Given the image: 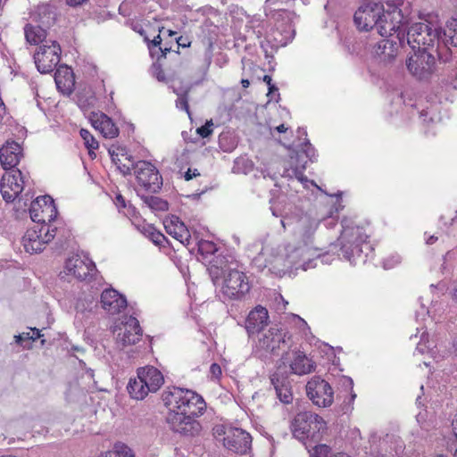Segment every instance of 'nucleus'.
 <instances>
[{"instance_id":"f257e3e1","label":"nucleus","mask_w":457,"mask_h":457,"mask_svg":"<svg viewBox=\"0 0 457 457\" xmlns=\"http://www.w3.org/2000/svg\"><path fill=\"white\" fill-rule=\"evenodd\" d=\"M112 158L124 174L130 173L131 169H133L137 182L144 190L156 193L161 189L162 178L157 168L150 162L138 161L134 163L127 154H121L120 157L119 154H112Z\"/></svg>"},{"instance_id":"f03ea898","label":"nucleus","mask_w":457,"mask_h":457,"mask_svg":"<svg viewBox=\"0 0 457 457\" xmlns=\"http://www.w3.org/2000/svg\"><path fill=\"white\" fill-rule=\"evenodd\" d=\"M162 399L170 410L169 413L203 415L206 409V403L200 395L181 387H168L163 391Z\"/></svg>"},{"instance_id":"7ed1b4c3","label":"nucleus","mask_w":457,"mask_h":457,"mask_svg":"<svg viewBox=\"0 0 457 457\" xmlns=\"http://www.w3.org/2000/svg\"><path fill=\"white\" fill-rule=\"evenodd\" d=\"M368 238L360 227L344 230L341 236L343 255L354 264L365 263L374 254V247Z\"/></svg>"},{"instance_id":"20e7f679","label":"nucleus","mask_w":457,"mask_h":457,"mask_svg":"<svg viewBox=\"0 0 457 457\" xmlns=\"http://www.w3.org/2000/svg\"><path fill=\"white\" fill-rule=\"evenodd\" d=\"M294 435L300 438H311L312 440L320 439L321 434L326 430L327 426L324 420L311 411L299 412L294 419L293 424Z\"/></svg>"},{"instance_id":"39448f33","label":"nucleus","mask_w":457,"mask_h":457,"mask_svg":"<svg viewBox=\"0 0 457 457\" xmlns=\"http://www.w3.org/2000/svg\"><path fill=\"white\" fill-rule=\"evenodd\" d=\"M251 284L248 277L243 271L231 269L223 275L221 293L229 300H242L250 292Z\"/></svg>"},{"instance_id":"423d86ee","label":"nucleus","mask_w":457,"mask_h":457,"mask_svg":"<svg viewBox=\"0 0 457 457\" xmlns=\"http://www.w3.org/2000/svg\"><path fill=\"white\" fill-rule=\"evenodd\" d=\"M56 228L52 225H35L29 228L22 237V245L29 253L41 252L55 236Z\"/></svg>"},{"instance_id":"0eeeda50","label":"nucleus","mask_w":457,"mask_h":457,"mask_svg":"<svg viewBox=\"0 0 457 457\" xmlns=\"http://www.w3.org/2000/svg\"><path fill=\"white\" fill-rule=\"evenodd\" d=\"M403 15L402 10L395 5H389L386 10L383 8L379 16L377 29L384 37L394 36L396 33V39L404 37Z\"/></svg>"},{"instance_id":"6e6552de","label":"nucleus","mask_w":457,"mask_h":457,"mask_svg":"<svg viewBox=\"0 0 457 457\" xmlns=\"http://www.w3.org/2000/svg\"><path fill=\"white\" fill-rule=\"evenodd\" d=\"M436 40V31L423 22L413 24L407 32V42L415 53L428 51Z\"/></svg>"},{"instance_id":"1a4fd4ad","label":"nucleus","mask_w":457,"mask_h":457,"mask_svg":"<svg viewBox=\"0 0 457 457\" xmlns=\"http://www.w3.org/2000/svg\"><path fill=\"white\" fill-rule=\"evenodd\" d=\"M61 46L56 41L51 45H42L34 54V62L37 71L42 74L52 72L61 60Z\"/></svg>"},{"instance_id":"9d476101","label":"nucleus","mask_w":457,"mask_h":457,"mask_svg":"<svg viewBox=\"0 0 457 457\" xmlns=\"http://www.w3.org/2000/svg\"><path fill=\"white\" fill-rule=\"evenodd\" d=\"M200 415L179 413H168L167 422L170 429L186 437H195L201 435L203 430L201 423L195 420Z\"/></svg>"},{"instance_id":"9b49d317","label":"nucleus","mask_w":457,"mask_h":457,"mask_svg":"<svg viewBox=\"0 0 457 457\" xmlns=\"http://www.w3.org/2000/svg\"><path fill=\"white\" fill-rule=\"evenodd\" d=\"M57 209L54 199L49 195H42L32 201L29 207L31 220L37 225H51L57 216Z\"/></svg>"},{"instance_id":"f8f14e48","label":"nucleus","mask_w":457,"mask_h":457,"mask_svg":"<svg viewBox=\"0 0 457 457\" xmlns=\"http://www.w3.org/2000/svg\"><path fill=\"white\" fill-rule=\"evenodd\" d=\"M25 179L19 169L6 170L0 182V193L5 202L12 203L20 195L26 184Z\"/></svg>"},{"instance_id":"ddd939ff","label":"nucleus","mask_w":457,"mask_h":457,"mask_svg":"<svg viewBox=\"0 0 457 457\" xmlns=\"http://www.w3.org/2000/svg\"><path fill=\"white\" fill-rule=\"evenodd\" d=\"M435 64V57L428 51L414 53L406 62L408 71L418 79H428L434 72Z\"/></svg>"},{"instance_id":"4468645a","label":"nucleus","mask_w":457,"mask_h":457,"mask_svg":"<svg viewBox=\"0 0 457 457\" xmlns=\"http://www.w3.org/2000/svg\"><path fill=\"white\" fill-rule=\"evenodd\" d=\"M306 391L309 398L317 406L327 407L333 403V389L329 383L324 379L320 378H312L306 385Z\"/></svg>"},{"instance_id":"2eb2a0df","label":"nucleus","mask_w":457,"mask_h":457,"mask_svg":"<svg viewBox=\"0 0 457 457\" xmlns=\"http://www.w3.org/2000/svg\"><path fill=\"white\" fill-rule=\"evenodd\" d=\"M382 11L383 4L380 3H369L359 7L353 16L357 28L364 31L377 28Z\"/></svg>"},{"instance_id":"dca6fc26","label":"nucleus","mask_w":457,"mask_h":457,"mask_svg":"<svg viewBox=\"0 0 457 457\" xmlns=\"http://www.w3.org/2000/svg\"><path fill=\"white\" fill-rule=\"evenodd\" d=\"M251 445V435L241 428H230L225 432L223 445L236 453L245 454Z\"/></svg>"},{"instance_id":"f3484780","label":"nucleus","mask_w":457,"mask_h":457,"mask_svg":"<svg viewBox=\"0 0 457 457\" xmlns=\"http://www.w3.org/2000/svg\"><path fill=\"white\" fill-rule=\"evenodd\" d=\"M143 329L140 327L139 321L137 318L129 316L126 318L122 326L120 328V332L117 334V343L123 347L135 345L142 340Z\"/></svg>"},{"instance_id":"a211bd4d","label":"nucleus","mask_w":457,"mask_h":457,"mask_svg":"<svg viewBox=\"0 0 457 457\" xmlns=\"http://www.w3.org/2000/svg\"><path fill=\"white\" fill-rule=\"evenodd\" d=\"M287 345L286 333L277 326L270 328L259 338L257 347L270 353H278Z\"/></svg>"},{"instance_id":"6ab92c4d","label":"nucleus","mask_w":457,"mask_h":457,"mask_svg":"<svg viewBox=\"0 0 457 457\" xmlns=\"http://www.w3.org/2000/svg\"><path fill=\"white\" fill-rule=\"evenodd\" d=\"M22 157V147L14 140H7L0 147V164L5 170H15Z\"/></svg>"},{"instance_id":"aec40b11","label":"nucleus","mask_w":457,"mask_h":457,"mask_svg":"<svg viewBox=\"0 0 457 457\" xmlns=\"http://www.w3.org/2000/svg\"><path fill=\"white\" fill-rule=\"evenodd\" d=\"M68 273L79 280H86L93 275L96 270L95 263L88 258H81L79 255L70 257L65 263Z\"/></svg>"},{"instance_id":"412c9836","label":"nucleus","mask_w":457,"mask_h":457,"mask_svg":"<svg viewBox=\"0 0 457 457\" xmlns=\"http://www.w3.org/2000/svg\"><path fill=\"white\" fill-rule=\"evenodd\" d=\"M137 375L150 393L157 392L164 383L162 373L154 366H145L138 368Z\"/></svg>"},{"instance_id":"4be33fe9","label":"nucleus","mask_w":457,"mask_h":457,"mask_svg":"<svg viewBox=\"0 0 457 457\" xmlns=\"http://www.w3.org/2000/svg\"><path fill=\"white\" fill-rule=\"evenodd\" d=\"M401 38L402 37H399V39L395 40L386 37L383 38L373 47L375 55L378 56L380 61L385 63L393 62L399 53V49L401 47Z\"/></svg>"},{"instance_id":"5701e85b","label":"nucleus","mask_w":457,"mask_h":457,"mask_svg":"<svg viewBox=\"0 0 457 457\" xmlns=\"http://www.w3.org/2000/svg\"><path fill=\"white\" fill-rule=\"evenodd\" d=\"M166 232L182 245L188 246L191 242V234L182 220L172 215L164 220Z\"/></svg>"},{"instance_id":"b1692460","label":"nucleus","mask_w":457,"mask_h":457,"mask_svg":"<svg viewBox=\"0 0 457 457\" xmlns=\"http://www.w3.org/2000/svg\"><path fill=\"white\" fill-rule=\"evenodd\" d=\"M101 303L102 307L111 314H118L127 307L125 296L112 288L105 289L102 293Z\"/></svg>"},{"instance_id":"393cba45","label":"nucleus","mask_w":457,"mask_h":457,"mask_svg":"<svg viewBox=\"0 0 457 457\" xmlns=\"http://www.w3.org/2000/svg\"><path fill=\"white\" fill-rule=\"evenodd\" d=\"M269 322V313L265 307L257 305L253 309L245 320V328L249 335L259 333Z\"/></svg>"},{"instance_id":"a878e982","label":"nucleus","mask_w":457,"mask_h":457,"mask_svg":"<svg viewBox=\"0 0 457 457\" xmlns=\"http://www.w3.org/2000/svg\"><path fill=\"white\" fill-rule=\"evenodd\" d=\"M298 159H302L303 163L295 166L294 175L298 180L303 181L305 179L304 170L308 161L312 162L316 160V151L309 142L304 143L300 151L291 155V162Z\"/></svg>"},{"instance_id":"bb28decb","label":"nucleus","mask_w":457,"mask_h":457,"mask_svg":"<svg viewBox=\"0 0 457 457\" xmlns=\"http://www.w3.org/2000/svg\"><path fill=\"white\" fill-rule=\"evenodd\" d=\"M292 373L299 376L310 374L315 370V361L302 351H293L289 363Z\"/></svg>"},{"instance_id":"cd10ccee","label":"nucleus","mask_w":457,"mask_h":457,"mask_svg":"<svg viewBox=\"0 0 457 457\" xmlns=\"http://www.w3.org/2000/svg\"><path fill=\"white\" fill-rule=\"evenodd\" d=\"M92 126L106 138H114L119 135V129L105 113H93L90 118Z\"/></svg>"},{"instance_id":"c85d7f7f","label":"nucleus","mask_w":457,"mask_h":457,"mask_svg":"<svg viewBox=\"0 0 457 457\" xmlns=\"http://www.w3.org/2000/svg\"><path fill=\"white\" fill-rule=\"evenodd\" d=\"M54 81L57 88L63 94L69 95L72 92L74 87V76L71 70L67 67H62L56 70Z\"/></svg>"},{"instance_id":"c756f323","label":"nucleus","mask_w":457,"mask_h":457,"mask_svg":"<svg viewBox=\"0 0 457 457\" xmlns=\"http://www.w3.org/2000/svg\"><path fill=\"white\" fill-rule=\"evenodd\" d=\"M270 381L279 400L284 403H291L293 395L287 378H281L278 373H274L270 377Z\"/></svg>"},{"instance_id":"7c9ffc66","label":"nucleus","mask_w":457,"mask_h":457,"mask_svg":"<svg viewBox=\"0 0 457 457\" xmlns=\"http://www.w3.org/2000/svg\"><path fill=\"white\" fill-rule=\"evenodd\" d=\"M24 34L28 43L38 45L46 38V30L39 25L27 24L24 28Z\"/></svg>"},{"instance_id":"2f4dec72","label":"nucleus","mask_w":457,"mask_h":457,"mask_svg":"<svg viewBox=\"0 0 457 457\" xmlns=\"http://www.w3.org/2000/svg\"><path fill=\"white\" fill-rule=\"evenodd\" d=\"M127 389L129 395L136 400H143L150 393L137 375V378L129 379Z\"/></svg>"},{"instance_id":"473e14b6","label":"nucleus","mask_w":457,"mask_h":457,"mask_svg":"<svg viewBox=\"0 0 457 457\" xmlns=\"http://www.w3.org/2000/svg\"><path fill=\"white\" fill-rule=\"evenodd\" d=\"M319 223L308 216H302L298 220V229L303 240H309L315 233Z\"/></svg>"},{"instance_id":"72a5a7b5","label":"nucleus","mask_w":457,"mask_h":457,"mask_svg":"<svg viewBox=\"0 0 457 457\" xmlns=\"http://www.w3.org/2000/svg\"><path fill=\"white\" fill-rule=\"evenodd\" d=\"M144 204L153 211L165 212L169 209V204L166 200L155 195L142 197Z\"/></svg>"},{"instance_id":"f704fd0d","label":"nucleus","mask_w":457,"mask_h":457,"mask_svg":"<svg viewBox=\"0 0 457 457\" xmlns=\"http://www.w3.org/2000/svg\"><path fill=\"white\" fill-rule=\"evenodd\" d=\"M97 457H135L131 448L124 444L115 445L112 451L102 453Z\"/></svg>"},{"instance_id":"c9c22d12","label":"nucleus","mask_w":457,"mask_h":457,"mask_svg":"<svg viewBox=\"0 0 457 457\" xmlns=\"http://www.w3.org/2000/svg\"><path fill=\"white\" fill-rule=\"evenodd\" d=\"M141 231L155 245H163L164 241H166L165 236L152 225L147 224L143 226V229Z\"/></svg>"},{"instance_id":"e433bc0d","label":"nucleus","mask_w":457,"mask_h":457,"mask_svg":"<svg viewBox=\"0 0 457 457\" xmlns=\"http://www.w3.org/2000/svg\"><path fill=\"white\" fill-rule=\"evenodd\" d=\"M79 135L84 140V145L88 150V154L92 159H94L96 157V154L94 153V151L99 147L97 140L90 133V131L86 129H81L79 131Z\"/></svg>"},{"instance_id":"4c0bfd02","label":"nucleus","mask_w":457,"mask_h":457,"mask_svg":"<svg viewBox=\"0 0 457 457\" xmlns=\"http://www.w3.org/2000/svg\"><path fill=\"white\" fill-rule=\"evenodd\" d=\"M445 35L451 45L457 46V18H451L446 22Z\"/></svg>"},{"instance_id":"58836bf2","label":"nucleus","mask_w":457,"mask_h":457,"mask_svg":"<svg viewBox=\"0 0 457 457\" xmlns=\"http://www.w3.org/2000/svg\"><path fill=\"white\" fill-rule=\"evenodd\" d=\"M198 251L201 254H213L217 251L216 245L208 240H201L198 243Z\"/></svg>"},{"instance_id":"ea45409f","label":"nucleus","mask_w":457,"mask_h":457,"mask_svg":"<svg viewBox=\"0 0 457 457\" xmlns=\"http://www.w3.org/2000/svg\"><path fill=\"white\" fill-rule=\"evenodd\" d=\"M176 107L179 110L185 111L188 115H190L187 92L178 94V98L176 100Z\"/></svg>"},{"instance_id":"a19ab883","label":"nucleus","mask_w":457,"mask_h":457,"mask_svg":"<svg viewBox=\"0 0 457 457\" xmlns=\"http://www.w3.org/2000/svg\"><path fill=\"white\" fill-rule=\"evenodd\" d=\"M145 40L148 43V48L150 51L153 50L154 47H159L161 52L162 53V56L165 57L167 53L170 51L169 48H162V38L160 34L154 37L153 40H150L147 37L145 36Z\"/></svg>"},{"instance_id":"79ce46f5","label":"nucleus","mask_w":457,"mask_h":457,"mask_svg":"<svg viewBox=\"0 0 457 457\" xmlns=\"http://www.w3.org/2000/svg\"><path fill=\"white\" fill-rule=\"evenodd\" d=\"M213 123L212 120H208L204 125L197 128L196 133L202 137L203 138L208 137L212 134L213 131Z\"/></svg>"},{"instance_id":"37998d69","label":"nucleus","mask_w":457,"mask_h":457,"mask_svg":"<svg viewBox=\"0 0 457 457\" xmlns=\"http://www.w3.org/2000/svg\"><path fill=\"white\" fill-rule=\"evenodd\" d=\"M330 453V447L326 445H319L313 448L314 457H328Z\"/></svg>"},{"instance_id":"c03bdc74","label":"nucleus","mask_w":457,"mask_h":457,"mask_svg":"<svg viewBox=\"0 0 457 457\" xmlns=\"http://www.w3.org/2000/svg\"><path fill=\"white\" fill-rule=\"evenodd\" d=\"M15 342L18 345H22L23 347H27V345H24V343L28 342L29 344H30V342H32L30 332H23L18 336H15Z\"/></svg>"},{"instance_id":"a18cd8bd","label":"nucleus","mask_w":457,"mask_h":457,"mask_svg":"<svg viewBox=\"0 0 457 457\" xmlns=\"http://www.w3.org/2000/svg\"><path fill=\"white\" fill-rule=\"evenodd\" d=\"M210 373L212 379H220L222 375V370L218 363H212L210 367Z\"/></svg>"},{"instance_id":"49530a36","label":"nucleus","mask_w":457,"mask_h":457,"mask_svg":"<svg viewBox=\"0 0 457 457\" xmlns=\"http://www.w3.org/2000/svg\"><path fill=\"white\" fill-rule=\"evenodd\" d=\"M114 204L119 209H124L127 205L125 198L120 194H117L115 195Z\"/></svg>"},{"instance_id":"de8ad7c7","label":"nucleus","mask_w":457,"mask_h":457,"mask_svg":"<svg viewBox=\"0 0 457 457\" xmlns=\"http://www.w3.org/2000/svg\"><path fill=\"white\" fill-rule=\"evenodd\" d=\"M200 176V172L196 169H188L185 173V179L191 180L194 178Z\"/></svg>"},{"instance_id":"09e8293b","label":"nucleus","mask_w":457,"mask_h":457,"mask_svg":"<svg viewBox=\"0 0 457 457\" xmlns=\"http://www.w3.org/2000/svg\"><path fill=\"white\" fill-rule=\"evenodd\" d=\"M263 81L268 85L269 87V92L271 93L275 90H277L278 88L271 83L272 81V79L270 76L269 75H264L263 76Z\"/></svg>"},{"instance_id":"8fccbe9b","label":"nucleus","mask_w":457,"mask_h":457,"mask_svg":"<svg viewBox=\"0 0 457 457\" xmlns=\"http://www.w3.org/2000/svg\"><path fill=\"white\" fill-rule=\"evenodd\" d=\"M177 43L179 46H182V47H188L190 46V41H188V39L187 37H184L182 36L179 37L177 38Z\"/></svg>"},{"instance_id":"3c124183","label":"nucleus","mask_w":457,"mask_h":457,"mask_svg":"<svg viewBox=\"0 0 457 457\" xmlns=\"http://www.w3.org/2000/svg\"><path fill=\"white\" fill-rule=\"evenodd\" d=\"M301 163H303V161L302 159H298V160H295L294 162H291V159L289 160V165H290V168H291V173H288V176L292 177L294 175V169L295 168L296 165H300Z\"/></svg>"},{"instance_id":"603ef678","label":"nucleus","mask_w":457,"mask_h":457,"mask_svg":"<svg viewBox=\"0 0 457 457\" xmlns=\"http://www.w3.org/2000/svg\"><path fill=\"white\" fill-rule=\"evenodd\" d=\"M31 341L34 342L41 337L40 330L37 328H32L30 332Z\"/></svg>"},{"instance_id":"864d4df0","label":"nucleus","mask_w":457,"mask_h":457,"mask_svg":"<svg viewBox=\"0 0 457 457\" xmlns=\"http://www.w3.org/2000/svg\"><path fill=\"white\" fill-rule=\"evenodd\" d=\"M288 129L287 127H286L284 124H280L279 126H277L275 128V130L278 131V133H284L286 132L287 130Z\"/></svg>"},{"instance_id":"5fc2aeb1","label":"nucleus","mask_w":457,"mask_h":457,"mask_svg":"<svg viewBox=\"0 0 457 457\" xmlns=\"http://www.w3.org/2000/svg\"><path fill=\"white\" fill-rule=\"evenodd\" d=\"M437 240V237L435 236H430L427 238V244L428 245H433Z\"/></svg>"},{"instance_id":"6e6d98bb","label":"nucleus","mask_w":457,"mask_h":457,"mask_svg":"<svg viewBox=\"0 0 457 457\" xmlns=\"http://www.w3.org/2000/svg\"><path fill=\"white\" fill-rule=\"evenodd\" d=\"M241 85L244 88H247L250 86V81L247 79H242Z\"/></svg>"},{"instance_id":"4d7b16f0","label":"nucleus","mask_w":457,"mask_h":457,"mask_svg":"<svg viewBox=\"0 0 457 457\" xmlns=\"http://www.w3.org/2000/svg\"><path fill=\"white\" fill-rule=\"evenodd\" d=\"M331 457H350V456H348L347 454L343 453H338L332 455Z\"/></svg>"},{"instance_id":"13d9d810","label":"nucleus","mask_w":457,"mask_h":457,"mask_svg":"<svg viewBox=\"0 0 457 457\" xmlns=\"http://www.w3.org/2000/svg\"><path fill=\"white\" fill-rule=\"evenodd\" d=\"M281 224H282L283 228H286L287 221L285 219L281 220Z\"/></svg>"},{"instance_id":"bf43d9fd","label":"nucleus","mask_w":457,"mask_h":457,"mask_svg":"<svg viewBox=\"0 0 457 457\" xmlns=\"http://www.w3.org/2000/svg\"><path fill=\"white\" fill-rule=\"evenodd\" d=\"M174 34H175V32H174V31H172V30H170V31H169V35H170V36H173Z\"/></svg>"},{"instance_id":"052dcab7","label":"nucleus","mask_w":457,"mask_h":457,"mask_svg":"<svg viewBox=\"0 0 457 457\" xmlns=\"http://www.w3.org/2000/svg\"><path fill=\"white\" fill-rule=\"evenodd\" d=\"M0 457H16V456H13V455H2Z\"/></svg>"},{"instance_id":"680f3d73","label":"nucleus","mask_w":457,"mask_h":457,"mask_svg":"<svg viewBox=\"0 0 457 457\" xmlns=\"http://www.w3.org/2000/svg\"><path fill=\"white\" fill-rule=\"evenodd\" d=\"M453 457H457V449L455 450V452L453 453Z\"/></svg>"},{"instance_id":"e2e57ef3","label":"nucleus","mask_w":457,"mask_h":457,"mask_svg":"<svg viewBox=\"0 0 457 457\" xmlns=\"http://www.w3.org/2000/svg\"><path fill=\"white\" fill-rule=\"evenodd\" d=\"M436 457H445V456H444L443 454H438Z\"/></svg>"}]
</instances>
